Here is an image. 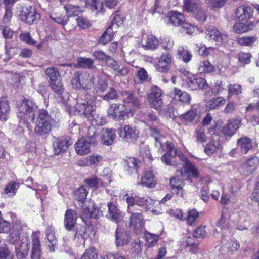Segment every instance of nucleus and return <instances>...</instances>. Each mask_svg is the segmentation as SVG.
Instances as JSON below:
<instances>
[{
	"mask_svg": "<svg viewBox=\"0 0 259 259\" xmlns=\"http://www.w3.org/2000/svg\"><path fill=\"white\" fill-rule=\"evenodd\" d=\"M233 30L234 32L240 34L248 31V29L246 23L239 22L234 25Z\"/></svg>",
	"mask_w": 259,
	"mask_h": 259,
	"instance_id": "nucleus-60",
	"label": "nucleus"
},
{
	"mask_svg": "<svg viewBox=\"0 0 259 259\" xmlns=\"http://www.w3.org/2000/svg\"><path fill=\"white\" fill-rule=\"evenodd\" d=\"M149 130L151 136L154 138L155 142L157 143L156 144V146L162 148L161 139L163 138V135L160 128L158 126L151 125L149 127Z\"/></svg>",
	"mask_w": 259,
	"mask_h": 259,
	"instance_id": "nucleus-30",
	"label": "nucleus"
},
{
	"mask_svg": "<svg viewBox=\"0 0 259 259\" xmlns=\"http://www.w3.org/2000/svg\"><path fill=\"white\" fill-rule=\"evenodd\" d=\"M32 246L31 257L32 259H40L41 251L40 241L37 236L33 233L32 234Z\"/></svg>",
	"mask_w": 259,
	"mask_h": 259,
	"instance_id": "nucleus-25",
	"label": "nucleus"
},
{
	"mask_svg": "<svg viewBox=\"0 0 259 259\" xmlns=\"http://www.w3.org/2000/svg\"><path fill=\"white\" fill-rule=\"evenodd\" d=\"M216 225L223 229L228 228V221L226 215L224 213H222L221 217L217 221Z\"/></svg>",
	"mask_w": 259,
	"mask_h": 259,
	"instance_id": "nucleus-61",
	"label": "nucleus"
},
{
	"mask_svg": "<svg viewBox=\"0 0 259 259\" xmlns=\"http://www.w3.org/2000/svg\"><path fill=\"white\" fill-rule=\"evenodd\" d=\"M121 99L123 103L130 104L136 107H140V101L133 92L124 91L121 93Z\"/></svg>",
	"mask_w": 259,
	"mask_h": 259,
	"instance_id": "nucleus-23",
	"label": "nucleus"
},
{
	"mask_svg": "<svg viewBox=\"0 0 259 259\" xmlns=\"http://www.w3.org/2000/svg\"><path fill=\"white\" fill-rule=\"evenodd\" d=\"M85 7L93 11L104 12L103 3L100 0H85Z\"/></svg>",
	"mask_w": 259,
	"mask_h": 259,
	"instance_id": "nucleus-33",
	"label": "nucleus"
},
{
	"mask_svg": "<svg viewBox=\"0 0 259 259\" xmlns=\"http://www.w3.org/2000/svg\"><path fill=\"white\" fill-rule=\"evenodd\" d=\"M199 218V213L195 209H192L188 212L187 217V223L189 225L192 226L197 221Z\"/></svg>",
	"mask_w": 259,
	"mask_h": 259,
	"instance_id": "nucleus-54",
	"label": "nucleus"
},
{
	"mask_svg": "<svg viewBox=\"0 0 259 259\" xmlns=\"http://www.w3.org/2000/svg\"><path fill=\"white\" fill-rule=\"evenodd\" d=\"M0 259H13V255L6 245L0 247Z\"/></svg>",
	"mask_w": 259,
	"mask_h": 259,
	"instance_id": "nucleus-59",
	"label": "nucleus"
},
{
	"mask_svg": "<svg viewBox=\"0 0 259 259\" xmlns=\"http://www.w3.org/2000/svg\"><path fill=\"white\" fill-rule=\"evenodd\" d=\"M46 238L47 241V245L49 248L50 251L53 252L55 251V247L57 244V240L55 238L54 233L53 232H46Z\"/></svg>",
	"mask_w": 259,
	"mask_h": 259,
	"instance_id": "nucleus-45",
	"label": "nucleus"
},
{
	"mask_svg": "<svg viewBox=\"0 0 259 259\" xmlns=\"http://www.w3.org/2000/svg\"><path fill=\"white\" fill-rule=\"evenodd\" d=\"M126 202L128 204L127 211H133V209H135V207L137 206H140V207L144 206L146 202H152V199L150 198L145 199L144 198L131 196L126 198Z\"/></svg>",
	"mask_w": 259,
	"mask_h": 259,
	"instance_id": "nucleus-18",
	"label": "nucleus"
},
{
	"mask_svg": "<svg viewBox=\"0 0 259 259\" xmlns=\"http://www.w3.org/2000/svg\"><path fill=\"white\" fill-rule=\"evenodd\" d=\"M138 184L149 188H154L156 184V181L154 179L153 172L150 170H145L141 178V182H138Z\"/></svg>",
	"mask_w": 259,
	"mask_h": 259,
	"instance_id": "nucleus-22",
	"label": "nucleus"
},
{
	"mask_svg": "<svg viewBox=\"0 0 259 259\" xmlns=\"http://www.w3.org/2000/svg\"><path fill=\"white\" fill-rule=\"evenodd\" d=\"M107 113L111 118L116 120H124L133 115L131 110L127 109L124 104L121 103L110 104Z\"/></svg>",
	"mask_w": 259,
	"mask_h": 259,
	"instance_id": "nucleus-5",
	"label": "nucleus"
},
{
	"mask_svg": "<svg viewBox=\"0 0 259 259\" xmlns=\"http://www.w3.org/2000/svg\"><path fill=\"white\" fill-rule=\"evenodd\" d=\"M180 160L184 162L183 165V169L180 170L179 172L182 176H186V180L192 182V178L198 179L199 177V172L198 168L190 162L187 157L181 152L177 151V155Z\"/></svg>",
	"mask_w": 259,
	"mask_h": 259,
	"instance_id": "nucleus-3",
	"label": "nucleus"
},
{
	"mask_svg": "<svg viewBox=\"0 0 259 259\" xmlns=\"http://www.w3.org/2000/svg\"><path fill=\"white\" fill-rule=\"evenodd\" d=\"M28 241L25 239L24 241L18 244L15 247L16 255L18 259H23L27 256L29 250Z\"/></svg>",
	"mask_w": 259,
	"mask_h": 259,
	"instance_id": "nucleus-24",
	"label": "nucleus"
},
{
	"mask_svg": "<svg viewBox=\"0 0 259 259\" xmlns=\"http://www.w3.org/2000/svg\"><path fill=\"white\" fill-rule=\"evenodd\" d=\"M162 90L157 86L151 88L150 94L148 95V100L151 107L156 110H160L163 104L161 98Z\"/></svg>",
	"mask_w": 259,
	"mask_h": 259,
	"instance_id": "nucleus-9",
	"label": "nucleus"
},
{
	"mask_svg": "<svg viewBox=\"0 0 259 259\" xmlns=\"http://www.w3.org/2000/svg\"><path fill=\"white\" fill-rule=\"evenodd\" d=\"M259 165V159L255 156L248 158L246 162L242 165L243 172L249 175L257 168Z\"/></svg>",
	"mask_w": 259,
	"mask_h": 259,
	"instance_id": "nucleus-19",
	"label": "nucleus"
},
{
	"mask_svg": "<svg viewBox=\"0 0 259 259\" xmlns=\"http://www.w3.org/2000/svg\"><path fill=\"white\" fill-rule=\"evenodd\" d=\"M124 162L127 167L137 171L140 161L134 157H127L124 160Z\"/></svg>",
	"mask_w": 259,
	"mask_h": 259,
	"instance_id": "nucleus-49",
	"label": "nucleus"
},
{
	"mask_svg": "<svg viewBox=\"0 0 259 259\" xmlns=\"http://www.w3.org/2000/svg\"><path fill=\"white\" fill-rule=\"evenodd\" d=\"M90 95L88 94H83L78 96L76 99V104L75 106V109L83 107V105L91 102L89 101Z\"/></svg>",
	"mask_w": 259,
	"mask_h": 259,
	"instance_id": "nucleus-47",
	"label": "nucleus"
},
{
	"mask_svg": "<svg viewBox=\"0 0 259 259\" xmlns=\"http://www.w3.org/2000/svg\"><path fill=\"white\" fill-rule=\"evenodd\" d=\"M66 14H68L67 17L72 16L76 15L78 11V7H76L70 4L66 5L64 7Z\"/></svg>",
	"mask_w": 259,
	"mask_h": 259,
	"instance_id": "nucleus-64",
	"label": "nucleus"
},
{
	"mask_svg": "<svg viewBox=\"0 0 259 259\" xmlns=\"http://www.w3.org/2000/svg\"><path fill=\"white\" fill-rule=\"evenodd\" d=\"M119 136L124 141L132 142L136 140L139 136V132L135 127L130 125H121L118 129Z\"/></svg>",
	"mask_w": 259,
	"mask_h": 259,
	"instance_id": "nucleus-8",
	"label": "nucleus"
},
{
	"mask_svg": "<svg viewBox=\"0 0 259 259\" xmlns=\"http://www.w3.org/2000/svg\"><path fill=\"white\" fill-rule=\"evenodd\" d=\"M158 44V41L152 35H149L143 46L147 49H154L156 48Z\"/></svg>",
	"mask_w": 259,
	"mask_h": 259,
	"instance_id": "nucleus-55",
	"label": "nucleus"
},
{
	"mask_svg": "<svg viewBox=\"0 0 259 259\" xmlns=\"http://www.w3.org/2000/svg\"><path fill=\"white\" fill-rule=\"evenodd\" d=\"M146 245L150 247L154 245L158 240V236L155 234L146 232L145 234Z\"/></svg>",
	"mask_w": 259,
	"mask_h": 259,
	"instance_id": "nucleus-56",
	"label": "nucleus"
},
{
	"mask_svg": "<svg viewBox=\"0 0 259 259\" xmlns=\"http://www.w3.org/2000/svg\"><path fill=\"white\" fill-rule=\"evenodd\" d=\"M176 156L171 154H165L161 156V159L162 162L167 165L177 166L178 164L175 160Z\"/></svg>",
	"mask_w": 259,
	"mask_h": 259,
	"instance_id": "nucleus-51",
	"label": "nucleus"
},
{
	"mask_svg": "<svg viewBox=\"0 0 259 259\" xmlns=\"http://www.w3.org/2000/svg\"><path fill=\"white\" fill-rule=\"evenodd\" d=\"M253 11L248 6H240L236 9L235 13L239 21L249 19L252 16Z\"/></svg>",
	"mask_w": 259,
	"mask_h": 259,
	"instance_id": "nucleus-21",
	"label": "nucleus"
},
{
	"mask_svg": "<svg viewBox=\"0 0 259 259\" xmlns=\"http://www.w3.org/2000/svg\"><path fill=\"white\" fill-rule=\"evenodd\" d=\"M78 218L76 211L72 209H67L65 214L64 226L68 231L75 228Z\"/></svg>",
	"mask_w": 259,
	"mask_h": 259,
	"instance_id": "nucleus-16",
	"label": "nucleus"
},
{
	"mask_svg": "<svg viewBox=\"0 0 259 259\" xmlns=\"http://www.w3.org/2000/svg\"><path fill=\"white\" fill-rule=\"evenodd\" d=\"M40 18V15L34 7L29 6L24 9L21 13V20L29 25H31Z\"/></svg>",
	"mask_w": 259,
	"mask_h": 259,
	"instance_id": "nucleus-10",
	"label": "nucleus"
},
{
	"mask_svg": "<svg viewBox=\"0 0 259 259\" xmlns=\"http://www.w3.org/2000/svg\"><path fill=\"white\" fill-rule=\"evenodd\" d=\"M21 227L19 225L13 226V229L9 236V242L11 244H14L20 239Z\"/></svg>",
	"mask_w": 259,
	"mask_h": 259,
	"instance_id": "nucleus-38",
	"label": "nucleus"
},
{
	"mask_svg": "<svg viewBox=\"0 0 259 259\" xmlns=\"http://www.w3.org/2000/svg\"><path fill=\"white\" fill-rule=\"evenodd\" d=\"M77 61L79 66L81 67L92 68L94 64V61L91 58L80 57Z\"/></svg>",
	"mask_w": 259,
	"mask_h": 259,
	"instance_id": "nucleus-57",
	"label": "nucleus"
},
{
	"mask_svg": "<svg viewBox=\"0 0 259 259\" xmlns=\"http://www.w3.org/2000/svg\"><path fill=\"white\" fill-rule=\"evenodd\" d=\"M97 143L95 133L93 135L82 137L76 143L75 150L77 153L80 155L88 154L92 147H94Z\"/></svg>",
	"mask_w": 259,
	"mask_h": 259,
	"instance_id": "nucleus-6",
	"label": "nucleus"
},
{
	"mask_svg": "<svg viewBox=\"0 0 259 259\" xmlns=\"http://www.w3.org/2000/svg\"><path fill=\"white\" fill-rule=\"evenodd\" d=\"M87 195V190L84 186L79 187L75 193V198L77 201L83 202Z\"/></svg>",
	"mask_w": 259,
	"mask_h": 259,
	"instance_id": "nucleus-52",
	"label": "nucleus"
},
{
	"mask_svg": "<svg viewBox=\"0 0 259 259\" xmlns=\"http://www.w3.org/2000/svg\"><path fill=\"white\" fill-rule=\"evenodd\" d=\"M186 21L184 15L177 11H171L165 18V22L173 26L182 25Z\"/></svg>",
	"mask_w": 259,
	"mask_h": 259,
	"instance_id": "nucleus-14",
	"label": "nucleus"
},
{
	"mask_svg": "<svg viewBox=\"0 0 259 259\" xmlns=\"http://www.w3.org/2000/svg\"><path fill=\"white\" fill-rule=\"evenodd\" d=\"M148 78L149 76L146 70L143 68H139L137 71L134 81L137 84H142L145 81H148Z\"/></svg>",
	"mask_w": 259,
	"mask_h": 259,
	"instance_id": "nucleus-37",
	"label": "nucleus"
},
{
	"mask_svg": "<svg viewBox=\"0 0 259 259\" xmlns=\"http://www.w3.org/2000/svg\"><path fill=\"white\" fill-rule=\"evenodd\" d=\"M182 25L181 31L189 35L193 34L195 30V26L187 22H185Z\"/></svg>",
	"mask_w": 259,
	"mask_h": 259,
	"instance_id": "nucleus-62",
	"label": "nucleus"
},
{
	"mask_svg": "<svg viewBox=\"0 0 259 259\" xmlns=\"http://www.w3.org/2000/svg\"><path fill=\"white\" fill-rule=\"evenodd\" d=\"M225 99L221 96L214 97L209 100L206 104V108L209 110H215L226 103Z\"/></svg>",
	"mask_w": 259,
	"mask_h": 259,
	"instance_id": "nucleus-32",
	"label": "nucleus"
},
{
	"mask_svg": "<svg viewBox=\"0 0 259 259\" xmlns=\"http://www.w3.org/2000/svg\"><path fill=\"white\" fill-rule=\"evenodd\" d=\"M72 143L71 139L68 137L62 139H56L53 145L55 154L59 155L63 153Z\"/></svg>",
	"mask_w": 259,
	"mask_h": 259,
	"instance_id": "nucleus-12",
	"label": "nucleus"
},
{
	"mask_svg": "<svg viewBox=\"0 0 259 259\" xmlns=\"http://www.w3.org/2000/svg\"><path fill=\"white\" fill-rule=\"evenodd\" d=\"M177 54L179 58L186 63L189 62L192 57L191 53L186 49V47H180L178 49Z\"/></svg>",
	"mask_w": 259,
	"mask_h": 259,
	"instance_id": "nucleus-40",
	"label": "nucleus"
},
{
	"mask_svg": "<svg viewBox=\"0 0 259 259\" xmlns=\"http://www.w3.org/2000/svg\"><path fill=\"white\" fill-rule=\"evenodd\" d=\"M80 114L84 115L87 118H91L96 120V110L95 107L90 102L89 104L83 105V107L76 109Z\"/></svg>",
	"mask_w": 259,
	"mask_h": 259,
	"instance_id": "nucleus-26",
	"label": "nucleus"
},
{
	"mask_svg": "<svg viewBox=\"0 0 259 259\" xmlns=\"http://www.w3.org/2000/svg\"><path fill=\"white\" fill-rule=\"evenodd\" d=\"M183 9L188 12H195L201 7L200 0H184Z\"/></svg>",
	"mask_w": 259,
	"mask_h": 259,
	"instance_id": "nucleus-34",
	"label": "nucleus"
},
{
	"mask_svg": "<svg viewBox=\"0 0 259 259\" xmlns=\"http://www.w3.org/2000/svg\"><path fill=\"white\" fill-rule=\"evenodd\" d=\"M221 148V144L218 139H213L204 147V152L208 155L213 154Z\"/></svg>",
	"mask_w": 259,
	"mask_h": 259,
	"instance_id": "nucleus-31",
	"label": "nucleus"
},
{
	"mask_svg": "<svg viewBox=\"0 0 259 259\" xmlns=\"http://www.w3.org/2000/svg\"><path fill=\"white\" fill-rule=\"evenodd\" d=\"M240 122L238 120H232L225 125L223 129L222 133L227 136H232L239 127Z\"/></svg>",
	"mask_w": 259,
	"mask_h": 259,
	"instance_id": "nucleus-27",
	"label": "nucleus"
},
{
	"mask_svg": "<svg viewBox=\"0 0 259 259\" xmlns=\"http://www.w3.org/2000/svg\"><path fill=\"white\" fill-rule=\"evenodd\" d=\"M49 84L53 92L60 97L64 93L65 89L62 85L61 79L55 80L53 82H50Z\"/></svg>",
	"mask_w": 259,
	"mask_h": 259,
	"instance_id": "nucleus-44",
	"label": "nucleus"
},
{
	"mask_svg": "<svg viewBox=\"0 0 259 259\" xmlns=\"http://www.w3.org/2000/svg\"><path fill=\"white\" fill-rule=\"evenodd\" d=\"M128 212L131 213L130 225L133 227L135 232L141 230L144 227L142 210H139L138 212H136L135 209H133V211H128Z\"/></svg>",
	"mask_w": 259,
	"mask_h": 259,
	"instance_id": "nucleus-13",
	"label": "nucleus"
},
{
	"mask_svg": "<svg viewBox=\"0 0 259 259\" xmlns=\"http://www.w3.org/2000/svg\"><path fill=\"white\" fill-rule=\"evenodd\" d=\"M95 78L86 72H77L71 80L73 88L76 89H91L94 85Z\"/></svg>",
	"mask_w": 259,
	"mask_h": 259,
	"instance_id": "nucleus-4",
	"label": "nucleus"
},
{
	"mask_svg": "<svg viewBox=\"0 0 259 259\" xmlns=\"http://www.w3.org/2000/svg\"><path fill=\"white\" fill-rule=\"evenodd\" d=\"M257 37L255 36H244L238 37L237 38V42L241 46H250L256 40Z\"/></svg>",
	"mask_w": 259,
	"mask_h": 259,
	"instance_id": "nucleus-48",
	"label": "nucleus"
},
{
	"mask_svg": "<svg viewBox=\"0 0 259 259\" xmlns=\"http://www.w3.org/2000/svg\"><path fill=\"white\" fill-rule=\"evenodd\" d=\"M206 38L211 39L215 42H222L227 39V36L222 34L213 26H208L206 28Z\"/></svg>",
	"mask_w": 259,
	"mask_h": 259,
	"instance_id": "nucleus-17",
	"label": "nucleus"
},
{
	"mask_svg": "<svg viewBox=\"0 0 259 259\" xmlns=\"http://www.w3.org/2000/svg\"><path fill=\"white\" fill-rule=\"evenodd\" d=\"M184 184V182L178 176L173 177L170 179V185L172 190L176 189L178 191L181 190Z\"/></svg>",
	"mask_w": 259,
	"mask_h": 259,
	"instance_id": "nucleus-50",
	"label": "nucleus"
},
{
	"mask_svg": "<svg viewBox=\"0 0 259 259\" xmlns=\"http://www.w3.org/2000/svg\"><path fill=\"white\" fill-rule=\"evenodd\" d=\"M19 110L18 116L27 121H33L35 117V112L37 106L32 100L24 98L17 103Z\"/></svg>",
	"mask_w": 259,
	"mask_h": 259,
	"instance_id": "nucleus-1",
	"label": "nucleus"
},
{
	"mask_svg": "<svg viewBox=\"0 0 259 259\" xmlns=\"http://www.w3.org/2000/svg\"><path fill=\"white\" fill-rule=\"evenodd\" d=\"M19 188L18 184L14 181L9 183L5 188L4 192L10 196L14 195Z\"/></svg>",
	"mask_w": 259,
	"mask_h": 259,
	"instance_id": "nucleus-53",
	"label": "nucleus"
},
{
	"mask_svg": "<svg viewBox=\"0 0 259 259\" xmlns=\"http://www.w3.org/2000/svg\"><path fill=\"white\" fill-rule=\"evenodd\" d=\"M53 119L45 110L40 111L34 132L38 136L46 137L52 128Z\"/></svg>",
	"mask_w": 259,
	"mask_h": 259,
	"instance_id": "nucleus-2",
	"label": "nucleus"
},
{
	"mask_svg": "<svg viewBox=\"0 0 259 259\" xmlns=\"http://www.w3.org/2000/svg\"><path fill=\"white\" fill-rule=\"evenodd\" d=\"M113 36L112 27L111 25H110L100 37L99 42L105 45L111 40Z\"/></svg>",
	"mask_w": 259,
	"mask_h": 259,
	"instance_id": "nucleus-46",
	"label": "nucleus"
},
{
	"mask_svg": "<svg viewBox=\"0 0 259 259\" xmlns=\"http://www.w3.org/2000/svg\"><path fill=\"white\" fill-rule=\"evenodd\" d=\"M198 70L200 73H210L215 72L216 69L208 61H204L200 63Z\"/></svg>",
	"mask_w": 259,
	"mask_h": 259,
	"instance_id": "nucleus-43",
	"label": "nucleus"
},
{
	"mask_svg": "<svg viewBox=\"0 0 259 259\" xmlns=\"http://www.w3.org/2000/svg\"><path fill=\"white\" fill-rule=\"evenodd\" d=\"M171 62L172 58L170 54H162L158 59V61L155 65V68L159 72L167 73L170 70Z\"/></svg>",
	"mask_w": 259,
	"mask_h": 259,
	"instance_id": "nucleus-15",
	"label": "nucleus"
},
{
	"mask_svg": "<svg viewBox=\"0 0 259 259\" xmlns=\"http://www.w3.org/2000/svg\"><path fill=\"white\" fill-rule=\"evenodd\" d=\"M45 73L47 78H49V83L55 80L61 79V76L58 69L54 67L46 68Z\"/></svg>",
	"mask_w": 259,
	"mask_h": 259,
	"instance_id": "nucleus-39",
	"label": "nucleus"
},
{
	"mask_svg": "<svg viewBox=\"0 0 259 259\" xmlns=\"http://www.w3.org/2000/svg\"><path fill=\"white\" fill-rule=\"evenodd\" d=\"M74 233L71 237L72 239H81L84 241L87 236V228L85 226L77 225L74 230Z\"/></svg>",
	"mask_w": 259,
	"mask_h": 259,
	"instance_id": "nucleus-35",
	"label": "nucleus"
},
{
	"mask_svg": "<svg viewBox=\"0 0 259 259\" xmlns=\"http://www.w3.org/2000/svg\"><path fill=\"white\" fill-rule=\"evenodd\" d=\"M108 208V218L116 223H118L123 220V215L121 211L117 206L112 202H108L107 204Z\"/></svg>",
	"mask_w": 259,
	"mask_h": 259,
	"instance_id": "nucleus-20",
	"label": "nucleus"
},
{
	"mask_svg": "<svg viewBox=\"0 0 259 259\" xmlns=\"http://www.w3.org/2000/svg\"><path fill=\"white\" fill-rule=\"evenodd\" d=\"M200 115V112L197 109H191L184 114L181 115L180 117L187 121H192L195 119H199Z\"/></svg>",
	"mask_w": 259,
	"mask_h": 259,
	"instance_id": "nucleus-41",
	"label": "nucleus"
},
{
	"mask_svg": "<svg viewBox=\"0 0 259 259\" xmlns=\"http://www.w3.org/2000/svg\"><path fill=\"white\" fill-rule=\"evenodd\" d=\"M237 145L240 148L242 153L244 154H246L253 147L252 140L246 136L238 139Z\"/></svg>",
	"mask_w": 259,
	"mask_h": 259,
	"instance_id": "nucleus-29",
	"label": "nucleus"
},
{
	"mask_svg": "<svg viewBox=\"0 0 259 259\" xmlns=\"http://www.w3.org/2000/svg\"><path fill=\"white\" fill-rule=\"evenodd\" d=\"M103 157L101 155L96 154L92 156H89L87 157L88 164L91 166H96L102 161Z\"/></svg>",
	"mask_w": 259,
	"mask_h": 259,
	"instance_id": "nucleus-58",
	"label": "nucleus"
},
{
	"mask_svg": "<svg viewBox=\"0 0 259 259\" xmlns=\"http://www.w3.org/2000/svg\"><path fill=\"white\" fill-rule=\"evenodd\" d=\"M115 137L114 131L107 129L103 132L101 139L102 143L106 146L111 145L113 143Z\"/></svg>",
	"mask_w": 259,
	"mask_h": 259,
	"instance_id": "nucleus-36",
	"label": "nucleus"
},
{
	"mask_svg": "<svg viewBox=\"0 0 259 259\" xmlns=\"http://www.w3.org/2000/svg\"><path fill=\"white\" fill-rule=\"evenodd\" d=\"M10 109L8 102L0 99V120L6 121Z\"/></svg>",
	"mask_w": 259,
	"mask_h": 259,
	"instance_id": "nucleus-42",
	"label": "nucleus"
},
{
	"mask_svg": "<svg viewBox=\"0 0 259 259\" xmlns=\"http://www.w3.org/2000/svg\"><path fill=\"white\" fill-rule=\"evenodd\" d=\"M195 18L201 22H204L206 21L207 15L205 11L200 8L195 10Z\"/></svg>",
	"mask_w": 259,
	"mask_h": 259,
	"instance_id": "nucleus-63",
	"label": "nucleus"
},
{
	"mask_svg": "<svg viewBox=\"0 0 259 259\" xmlns=\"http://www.w3.org/2000/svg\"><path fill=\"white\" fill-rule=\"evenodd\" d=\"M129 236L126 232L122 231L118 228L115 232V243L117 246H123L129 242Z\"/></svg>",
	"mask_w": 259,
	"mask_h": 259,
	"instance_id": "nucleus-28",
	"label": "nucleus"
},
{
	"mask_svg": "<svg viewBox=\"0 0 259 259\" xmlns=\"http://www.w3.org/2000/svg\"><path fill=\"white\" fill-rule=\"evenodd\" d=\"M186 82L192 90L205 89L208 84L206 80L198 75H192L187 77Z\"/></svg>",
	"mask_w": 259,
	"mask_h": 259,
	"instance_id": "nucleus-11",
	"label": "nucleus"
},
{
	"mask_svg": "<svg viewBox=\"0 0 259 259\" xmlns=\"http://www.w3.org/2000/svg\"><path fill=\"white\" fill-rule=\"evenodd\" d=\"M109 89L108 92L102 96V98L104 100L109 101L114 100L118 97L117 91L112 87H108L107 81L103 78H99L94 90L96 93H104L107 89Z\"/></svg>",
	"mask_w": 259,
	"mask_h": 259,
	"instance_id": "nucleus-7",
	"label": "nucleus"
}]
</instances>
